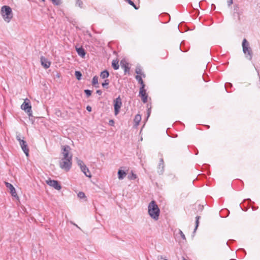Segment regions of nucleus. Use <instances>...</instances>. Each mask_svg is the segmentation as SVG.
<instances>
[{"mask_svg":"<svg viewBox=\"0 0 260 260\" xmlns=\"http://www.w3.org/2000/svg\"><path fill=\"white\" fill-rule=\"evenodd\" d=\"M148 212L149 216L154 220L159 219L160 210L154 201H152L148 206Z\"/></svg>","mask_w":260,"mask_h":260,"instance_id":"nucleus-1","label":"nucleus"},{"mask_svg":"<svg viewBox=\"0 0 260 260\" xmlns=\"http://www.w3.org/2000/svg\"><path fill=\"white\" fill-rule=\"evenodd\" d=\"M1 14L5 21L9 22L13 17L11 8L8 6H4L1 9Z\"/></svg>","mask_w":260,"mask_h":260,"instance_id":"nucleus-2","label":"nucleus"},{"mask_svg":"<svg viewBox=\"0 0 260 260\" xmlns=\"http://www.w3.org/2000/svg\"><path fill=\"white\" fill-rule=\"evenodd\" d=\"M249 44L246 39H244L242 42L243 51L246 57L250 60L252 58V52Z\"/></svg>","mask_w":260,"mask_h":260,"instance_id":"nucleus-3","label":"nucleus"},{"mask_svg":"<svg viewBox=\"0 0 260 260\" xmlns=\"http://www.w3.org/2000/svg\"><path fill=\"white\" fill-rule=\"evenodd\" d=\"M72 160L71 157H69V159L61 158L59 161L60 168L67 172L69 171L72 167Z\"/></svg>","mask_w":260,"mask_h":260,"instance_id":"nucleus-4","label":"nucleus"},{"mask_svg":"<svg viewBox=\"0 0 260 260\" xmlns=\"http://www.w3.org/2000/svg\"><path fill=\"white\" fill-rule=\"evenodd\" d=\"M77 159V163L78 165L80 167L82 172L84 174V175L89 178L91 177V175L90 173V172L89 171L88 168L86 167V166L84 164L83 161L78 158H76Z\"/></svg>","mask_w":260,"mask_h":260,"instance_id":"nucleus-5","label":"nucleus"},{"mask_svg":"<svg viewBox=\"0 0 260 260\" xmlns=\"http://www.w3.org/2000/svg\"><path fill=\"white\" fill-rule=\"evenodd\" d=\"M16 139L19 141L21 149L25 154L26 156H28L29 155V149L28 148L26 142L23 139H21L20 135H17Z\"/></svg>","mask_w":260,"mask_h":260,"instance_id":"nucleus-6","label":"nucleus"},{"mask_svg":"<svg viewBox=\"0 0 260 260\" xmlns=\"http://www.w3.org/2000/svg\"><path fill=\"white\" fill-rule=\"evenodd\" d=\"M122 106L121 99L119 96L114 100V107L115 115H117L120 111V109Z\"/></svg>","mask_w":260,"mask_h":260,"instance_id":"nucleus-7","label":"nucleus"},{"mask_svg":"<svg viewBox=\"0 0 260 260\" xmlns=\"http://www.w3.org/2000/svg\"><path fill=\"white\" fill-rule=\"evenodd\" d=\"M62 158L63 159H69V157H71V159H72V154L70 153V151L71 148L69 146L65 145L62 147Z\"/></svg>","mask_w":260,"mask_h":260,"instance_id":"nucleus-8","label":"nucleus"},{"mask_svg":"<svg viewBox=\"0 0 260 260\" xmlns=\"http://www.w3.org/2000/svg\"><path fill=\"white\" fill-rule=\"evenodd\" d=\"M46 183L50 186L53 187L56 190H59L61 189V185L59 184L58 182L56 180H51L49 179L46 181Z\"/></svg>","mask_w":260,"mask_h":260,"instance_id":"nucleus-9","label":"nucleus"},{"mask_svg":"<svg viewBox=\"0 0 260 260\" xmlns=\"http://www.w3.org/2000/svg\"><path fill=\"white\" fill-rule=\"evenodd\" d=\"M21 107L29 116L32 115L31 107L29 102H26L25 100L22 104Z\"/></svg>","mask_w":260,"mask_h":260,"instance_id":"nucleus-10","label":"nucleus"},{"mask_svg":"<svg viewBox=\"0 0 260 260\" xmlns=\"http://www.w3.org/2000/svg\"><path fill=\"white\" fill-rule=\"evenodd\" d=\"M139 95L141 98L142 101L144 103L147 102L148 95L145 87H142L140 88Z\"/></svg>","mask_w":260,"mask_h":260,"instance_id":"nucleus-11","label":"nucleus"},{"mask_svg":"<svg viewBox=\"0 0 260 260\" xmlns=\"http://www.w3.org/2000/svg\"><path fill=\"white\" fill-rule=\"evenodd\" d=\"M5 185L6 187L10 189V192L11 196L16 199H18V196H17L15 188L13 185L7 182H5Z\"/></svg>","mask_w":260,"mask_h":260,"instance_id":"nucleus-12","label":"nucleus"},{"mask_svg":"<svg viewBox=\"0 0 260 260\" xmlns=\"http://www.w3.org/2000/svg\"><path fill=\"white\" fill-rule=\"evenodd\" d=\"M41 64L45 68L48 69L50 66V62L44 56L41 57Z\"/></svg>","mask_w":260,"mask_h":260,"instance_id":"nucleus-13","label":"nucleus"},{"mask_svg":"<svg viewBox=\"0 0 260 260\" xmlns=\"http://www.w3.org/2000/svg\"><path fill=\"white\" fill-rule=\"evenodd\" d=\"M164 171V161L162 158L159 159V164L158 166V173L162 174Z\"/></svg>","mask_w":260,"mask_h":260,"instance_id":"nucleus-14","label":"nucleus"},{"mask_svg":"<svg viewBox=\"0 0 260 260\" xmlns=\"http://www.w3.org/2000/svg\"><path fill=\"white\" fill-rule=\"evenodd\" d=\"M78 54L82 58H84L86 54L85 50L82 47L76 48Z\"/></svg>","mask_w":260,"mask_h":260,"instance_id":"nucleus-15","label":"nucleus"},{"mask_svg":"<svg viewBox=\"0 0 260 260\" xmlns=\"http://www.w3.org/2000/svg\"><path fill=\"white\" fill-rule=\"evenodd\" d=\"M120 63L121 67L124 69L125 73H128L130 70V68L128 67V64L126 62L123 63V61H121Z\"/></svg>","mask_w":260,"mask_h":260,"instance_id":"nucleus-16","label":"nucleus"},{"mask_svg":"<svg viewBox=\"0 0 260 260\" xmlns=\"http://www.w3.org/2000/svg\"><path fill=\"white\" fill-rule=\"evenodd\" d=\"M126 173L122 170H119L118 171V177L120 180L123 179L126 176Z\"/></svg>","mask_w":260,"mask_h":260,"instance_id":"nucleus-17","label":"nucleus"},{"mask_svg":"<svg viewBox=\"0 0 260 260\" xmlns=\"http://www.w3.org/2000/svg\"><path fill=\"white\" fill-rule=\"evenodd\" d=\"M136 79L137 80V81L138 82V83L139 84H140L141 85V87H145V85L142 80V78L141 77V76L140 75H136Z\"/></svg>","mask_w":260,"mask_h":260,"instance_id":"nucleus-18","label":"nucleus"},{"mask_svg":"<svg viewBox=\"0 0 260 260\" xmlns=\"http://www.w3.org/2000/svg\"><path fill=\"white\" fill-rule=\"evenodd\" d=\"M109 76V73L108 71L105 70L101 73L100 77L102 79L107 78Z\"/></svg>","mask_w":260,"mask_h":260,"instance_id":"nucleus-19","label":"nucleus"},{"mask_svg":"<svg viewBox=\"0 0 260 260\" xmlns=\"http://www.w3.org/2000/svg\"><path fill=\"white\" fill-rule=\"evenodd\" d=\"M92 84L95 87H99L98 77L95 76L92 78Z\"/></svg>","mask_w":260,"mask_h":260,"instance_id":"nucleus-20","label":"nucleus"},{"mask_svg":"<svg viewBox=\"0 0 260 260\" xmlns=\"http://www.w3.org/2000/svg\"><path fill=\"white\" fill-rule=\"evenodd\" d=\"M112 66L114 70H118L119 67L118 61L117 60H113L112 62Z\"/></svg>","mask_w":260,"mask_h":260,"instance_id":"nucleus-21","label":"nucleus"},{"mask_svg":"<svg viewBox=\"0 0 260 260\" xmlns=\"http://www.w3.org/2000/svg\"><path fill=\"white\" fill-rule=\"evenodd\" d=\"M141 120V116L140 114H137L134 119L135 122L136 123V125H138L139 124V122H140Z\"/></svg>","mask_w":260,"mask_h":260,"instance_id":"nucleus-22","label":"nucleus"},{"mask_svg":"<svg viewBox=\"0 0 260 260\" xmlns=\"http://www.w3.org/2000/svg\"><path fill=\"white\" fill-rule=\"evenodd\" d=\"M136 73L137 74V75H142L144 77H145V75L143 74L141 69L140 67H137L136 69Z\"/></svg>","mask_w":260,"mask_h":260,"instance_id":"nucleus-23","label":"nucleus"},{"mask_svg":"<svg viewBox=\"0 0 260 260\" xmlns=\"http://www.w3.org/2000/svg\"><path fill=\"white\" fill-rule=\"evenodd\" d=\"M109 80L108 79H105L104 82L102 83V86L104 88L107 89L108 88V85L109 84Z\"/></svg>","mask_w":260,"mask_h":260,"instance_id":"nucleus-24","label":"nucleus"},{"mask_svg":"<svg viewBox=\"0 0 260 260\" xmlns=\"http://www.w3.org/2000/svg\"><path fill=\"white\" fill-rule=\"evenodd\" d=\"M75 75L78 80H80L81 79L82 74L80 71H75Z\"/></svg>","mask_w":260,"mask_h":260,"instance_id":"nucleus-25","label":"nucleus"},{"mask_svg":"<svg viewBox=\"0 0 260 260\" xmlns=\"http://www.w3.org/2000/svg\"><path fill=\"white\" fill-rule=\"evenodd\" d=\"M200 218V217L199 216H197L196 217V226H195L194 232H195L197 230V229L199 226Z\"/></svg>","mask_w":260,"mask_h":260,"instance_id":"nucleus-26","label":"nucleus"},{"mask_svg":"<svg viewBox=\"0 0 260 260\" xmlns=\"http://www.w3.org/2000/svg\"><path fill=\"white\" fill-rule=\"evenodd\" d=\"M76 5L80 8H82L83 3L81 0H76Z\"/></svg>","mask_w":260,"mask_h":260,"instance_id":"nucleus-27","label":"nucleus"},{"mask_svg":"<svg viewBox=\"0 0 260 260\" xmlns=\"http://www.w3.org/2000/svg\"><path fill=\"white\" fill-rule=\"evenodd\" d=\"M84 92L87 96V97H89L91 94V91L89 89H85L84 90Z\"/></svg>","mask_w":260,"mask_h":260,"instance_id":"nucleus-28","label":"nucleus"},{"mask_svg":"<svg viewBox=\"0 0 260 260\" xmlns=\"http://www.w3.org/2000/svg\"><path fill=\"white\" fill-rule=\"evenodd\" d=\"M53 4L57 6V5H59L61 3L60 2V0H51Z\"/></svg>","mask_w":260,"mask_h":260,"instance_id":"nucleus-29","label":"nucleus"},{"mask_svg":"<svg viewBox=\"0 0 260 260\" xmlns=\"http://www.w3.org/2000/svg\"><path fill=\"white\" fill-rule=\"evenodd\" d=\"M179 234L180 235V236L181 237V238L183 239V240H186V238H185V235L183 234V233L182 232V231L180 230H179Z\"/></svg>","mask_w":260,"mask_h":260,"instance_id":"nucleus-30","label":"nucleus"},{"mask_svg":"<svg viewBox=\"0 0 260 260\" xmlns=\"http://www.w3.org/2000/svg\"><path fill=\"white\" fill-rule=\"evenodd\" d=\"M78 196L80 198H84L85 197V193L83 192H79V193L78 194Z\"/></svg>","mask_w":260,"mask_h":260,"instance_id":"nucleus-31","label":"nucleus"},{"mask_svg":"<svg viewBox=\"0 0 260 260\" xmlns=\"http://www.w3.org/2000/svg\"><path fill=\"white\" fill-rule=\"evenodd\" d=\"M136 178H137V175L136 174H134L133 173H132L131 176H128V178L130 180H134Z\"/></svg>","mask_w":260,"mask_h":260,"instance_id":"nucleus-32","label":"nucleus"},{"mask_svg":"<svg viewBox=\"0 0 260 260\" xmlns=\"http://www.w3.org/2000/svg\"><path fill=\"white\" fill-rule=\"evenodd\" d=\"M127 2L130 5L133 6L136 9H137L136 7V5H135L133 1H132L131 0H127Z\"/></svg>","mask_w":260,"mask_h":260,"instance_id":"nucleus-33","label":"nucleus"},{"mask_svg":"<svg viewBox=\"0 0 260 260\" xmlns=\"http://www.w3.org/2000/svg\"><path fill=\"white\" fill-rule=\"evenodd\" d=\"M158 260H168L166 257H164L162 255H160L158 256Z\"/></svg>","mask_w":260,"mask_h":260,"instance_id":"nucleus-34","label":"nucleus"},{"mask_svg":"<svg viewBox=\"0 0 260 260\" xmlns=\"http://www.w3.org/2000/svg\"><path fill=\"white\" fill-rule=\"evenodd\" d=\"M233 0H227L228 5L230 6L233 3Z\"/></svg>","mask_w":260,"mask_h":260,"instance_id":"nucleus-35","label":"nucleus"},{"mask_svg":"<svg viewBox=\"0 0 260 260\" xmlns=\"http://www.w3.org/2000/svg\"><path fill=\"white\" fill-rule=\"evenodd\" d=\"M109 125H110L111 126H113L114 124V120H110L109 122Z\"/></svg>","mask_w":260,"mask_h":260,"instance_id":"nucleus-36","label":"nucleus"},{"mask_svg":"<svg viewBox=\"0 0 260 260\" xmlns=\"http://www.w3.org/2000/svg\"><path fill=\"white\" fill-rule=\"evenodd\" d=\"M151 113V107L149 108L147 110V117L150 116Z\"/></svg>","mask_w":260,"mask_h":260,"instance_id":"nucleus-37","label":"nucleus"},{"mask_svg":"<svg viewBox=\"0 0 260 260\" xmlns=\"http://www.w3.org/2000/svg\"><path fill=\"white\" fill-rule=\"evenodd\" d=\"M86 110L89 111V112H91V110H92V108L90 106H87L86 107Z\"/></svg>","mask_w":260,"mask_h":260,"instance_id":"nucleus-38","label":"nucleus"},{"mask_svg":"<svg viewBox=\"0 0 260 260\" xmlns=\"http://www.w3.org/2000/svg\"><path fill=\"white\" fill-rule=\"evenodd\" d=\"M96 93H97V94H98L99 95H101V94H102V90H96Z\"/></svg>","mask_w":260,"mask_h":260,"instance_id":"nucleus-39","label":"nucleus"},{"mask_svg":"<svg viewBox=\"0 0 260 260\" xmlns=\"http://www.w3.org/2000/svg\"><path fill=\"white\" fill-rule=\"evenodd\" d=\"M228 85H230V86H231V85H232L231 83H226V84H225V87H227Z\"/></svg>","mask_w":260,"mask_h":260,"instance_id":"nucleus-40","label":"nucleus"},{"mask_svg":"<svg viewBox=\"0 0 260 260\" xmlns=\"http://www.w3.org/2000/svg\"><path fill=\"white\" fill-rule=\"evenodd\" d=\"M42 1L43 2H44V1H45V0H42Z\"/></svg>","mask_w":260,"mask_h":260,"instance_id":"nucleus-41","label":"nucleus"}]
</instances>
